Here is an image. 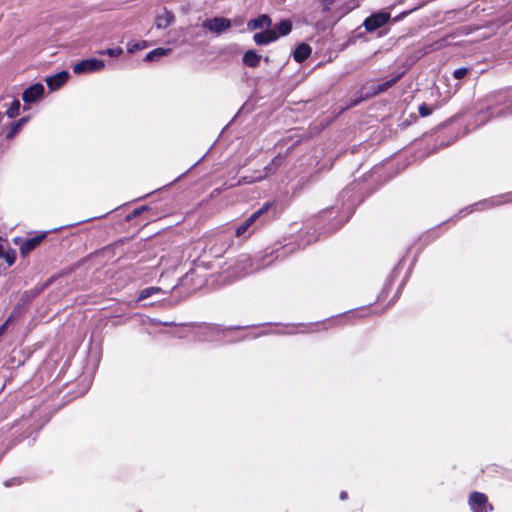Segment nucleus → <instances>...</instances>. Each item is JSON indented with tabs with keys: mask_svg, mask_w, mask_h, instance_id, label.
Masks as SVG:
<instances>
[{
	"mask_svg": "<svg viewBox=\"0 0 512 512\" xmlns=\"http://www.w3.org/2000/svg\"><path fill=\"white\" fill-rule=\"evenodd\" d=\"M410 162L396 165L385 159L373 165L369 171L358 180L354 179L338 194L336 203L313 215L299 230L301 233L282 244L274 243L264 250L265 263L271 265L276 260L305 249L310 244L319 241L341 229L354 215L356 209L371 195L380 190L385 184L401 173Z\"/></svg>",
	"mask_w": 512,
	"mask_h": 512,
	"instance_id": "obj_1",
	"label": "nucleus"
},
{
	"mask_svg": "<svg viewBox=\"0 0 512 512\" xmlns=\"http://www.w3.org/2000/svg\"><path fill=\"white\" fill-rule=\"evenodd\" d=\"M507 115H512V86L489 92L473 106L460 109L433 129L424 132L419 139L414 140L419 150L415 158L423 160L484 126L491 119Z\"/></svg>",
	"mask_w": 512,
	"mask_h": 512,
	"instance_id": "obj_2",
	"label": "nucleus"
},
{
	"mask_svg": "<svg viewBox=\"0 0 512 512\" xmlns=\"http://www.w3.org/2000/svg\"><path fill=\"white\" fill-rule=\"evenodd\" d=\"M241 81L252 88L247 100L240 106L229 124L241 123L244 117L253 112L260 100L271 97L279 89L280 95L294 90L318 66H312L308 71L298 66L295 71H286L288 66H279L274 72H266L264 66H240Z\"/></svg>",
	"mask_w": 512,
	"mask_h": 512,
	"instance_id": "obj_3",
	"label": "nucleus"
},
{
	"mask_svg": "<svg viewBox=\"0 0 512 512\" xmlns=\"http://www.w3.org/2000/svg\"><path fill=\"white\" fill-rule=\"evenodd\" d=\"M150 323L161 324L166 326L175 325L177 327L173 335L179 339L185 338L188 333H195L205 336V339L211 337L213 340L214 335H222L227 337L229 335H235V337L227 340L228 344H234L247 339H257L261 336L272 333L268 329H263L259 332L251 331L252 328L259 327L261 324L252 325H229L225 326L217 323L210 322H182L176 324L173 321H161L157 318H149Z\"/></svg>",
	"mask_w": 512,
	"mask_h": 512,
	"instance_id": "obj_4",
	"label": "nucleus"
},
{
	"mask_svg": "<svg viewBox=\"0 0 512 512\" xmlns=\"http://www.w3.org/2000/svg\"><path fill=\"white\" fill-rule=\"evenodd\" d=\"M126 205H128V203L122 204L101 215L89 217L69 224H64L48 230H32L27 232L25 236H15L12 239V243L15 246H18L20 256L23 260H25L28 259L31 252L34 251L44 240H49L52 245H62L63 241L66 240L69 236L77 235L79 233V231H77L69 232L68 234L63 235L62 233L64 230L71 229L82 223H87L96 219L105 218L108 214L117 212Z\"/></svg>",
	"mask_w": 512,
	"mask_h": 512,
	"instance_id": "obj_5",
	"label": "nucleus"
},
{
	"mask_svg": "<svg viewBox=\"0 0 512 512\" xmlns=\"http://www.w3.org/2000/svg\"><path fill=\"white\" fill-rule=\"evenodd\" d=\"M285 208L286 205L281 200L274 198L264 201L256 210L237 224L235 234L243 238L252 235L261 227L279 219Z\"/></svg>",
	"mask_w": 512,
	"mask_h": 512,
	"instance_id": "obj_6",
	"label": "nucleus"
},
{
	"mask_svg": "<svg viewBox=\"0 0 512 512\" xmlns=\"http://www.w3.org/2000/svg\"><path fill=\"white\" fill-rule=\"evenodd\" d=\"M414 244L415 243H411L406 248L404 254L399 258L397 263L393 266V268L391 269L390 273L386 277V280L384 282V285H383L380 293L377 295L376 300L374 302H370L367 305H363V306H360V307L349 309L347 311H343L341 313H338L336 315H332V316H330V317H328L326 319H323L321 321H317L315 323H311L310 325H322L323 329H327L328 327L339 325L341 318H348L351 315L355 317V316L358 315V311L359 310L369 308L375 302H382V301L386 300L387 297L389 296V294H390V292H391V290H392L396 280L398 279L400 273L402 272V270H403V268H404V266H405V264H406V262H407V260L409 258V255H410V253L412 251V248H413Z\"/></svg>",
	"mask_w": 512,
	"mask_h": 512,
	"instance_id": "obj_7",
	"label": "nucleus"
},
{
	"mask_svg": "<svg viewBox=\"0 0 512 512\" xmlns=\"http://www.w3.org/2000/svg\"><path fill=\"white\" fill-rule=\"evenodd\" d=\"M494 67L495 66H488L487 68L475 71L473 69L474 66H458L453 70L451 76L444 74L438 76L437 79H432L431 95L436 93L441 97V90L444 89L445 95L443 96V102H448L451 96L467 81L475 84L474 82L477 81L481 75L488 73L490 68Z\"/></svg>",
	"mask_w": 512,
	"mask_h": 512,
	"instance_id": "obj_8",
	"label": "nucleus"
},
{
	"mask_svg": "<svg viewBox=\"0 0 512 512\" xmlns=\"http://www.w3.org/2000/svg\"><path fill=\"white\" fill-rule=\"evenodd\" d=\"M43 424L39 425L30 416L22 415L19 419L10 424L8 430L7 449H12L24 440L29 441V445L36 441Z\"/></svg>",
	"mask_w": 512,
	"mask_h": 512,
	"instance_id": "obj_9",
	"label": "nucleus"
},
{
	"mask_svg": "<svg viewBox=\"0 0 512 512\" xmlns=\"http://www.w3.org/2000/svg\"><path fill=\"white\" fill-rule=\"evenodd\" d=\"M508 203H512V191L491 196L489 198H484L477 202L469 204L459 209L456 214L452 215L451 217L443 221L442 224H455L458 220L470 215L475 211H483L485 209L494 208Z\"/></svg>",
	"mask_w": 512,
	"mask_h": 512,
	"instance_id": "obj_10",
	"label": "nucleus"
},
{
	"mask_svg": "<svg viewBox=\"0 0 512 512\" xmlns=\"http://www.w3.org/2000/svg\"><path fill=\"white\" fill-rule=\"evenodd\" d=\"M403 73L404 71H401L391 77H380L362 83L355 94V104L370 100L382 92L387 91L397 82Z\"/></svg>",
	"mask_w": 512,
	"mask_h": 512,
	"instance_id": "obj_11",
	"label": "nucleus"
},
{
	"mask_svg": "<svg viewBox=\"0 0 512 512\" xmlns=\"http://www.w3.org/2000/svg\"><path fill=\"white\" fill-rule=\"evenodd\" d=\"M92 337L89 341V346L87 350V358H86V364L85 369L88 371V376H86L82 383L80 384V388L78 391L77 396H82L88 392V390L91 388L94 376L96 372L98 371L102 355H103V348H102V341L95 344V346H92Z\"/></svg>",
	"mask_w": 512,
	"mask_h": 512,
	"instance_id": "obj_12",
	"label": "nucleus"
},
{
	"mask_svg": "<svg viewBox=\"0 0 512 512\" xmlns=\"http://www.w3.org/2000/svg\"><path fill=\"white\" fill-rule=\"evenodd\" d=\"M292 30V22L290 20H282L268 30L255 33L253 40L257 45H267L277 41L281 36L288 35Z\"/></svg>",
	"mask_w": 512,
	"mask_h": 512,
	"instance_id": "obj_13",
	"label": "nucleus"
},
{
	"mask_svg": "<svg viewBox=\"0 0 512 512\" xmlns=\"http://www.w3.org/2000/svg\"><path fill=\"white\" fill-rule=\"evenodd\" d=\"M468 505L472 512H492L494 505L489 501L486 493L472 490L468 494Z\"/></svg>",
	"mask_w": 512,
	"mask_h": 512,
	"instance_id": "obj_14",
	"label": "nucleus"
},
{
	"mask_svg": "<svg viewBox=\"0 0 512 512\" xmlns=\"http://www.w3.org/2000/svg\"><path fill=\"white\" fill-rule=\"evenodd\" d=\"M72 77L69 69L62 66L61 69H57L55 72L45 76V83L50 93L57 92L60 90Z\"/></svg>",
	"mask_w": 512,
	"mask_h": 512,
	"instance_id": "obj_15",
	"label": "nucleus"
},
{
	"mask_svg": "<svg viewBox=\"0 0 512 512\" xmlns=\"http://www.w3.org/2000/svg\"><path fill=\"white\" fill-rule=\"evenodd\" d=\"M44 293V289L37 283L31 289L25 290L21 293L19 299L14 305L13 312H26L32 305L33 301Z\"/></svg>",
	"mask_w": 512,
	"mask_h": 512,
	"instance_id": "obj_16",
	"label": "nucleus"
},
{
	"mask_svg": "<svg viewBox=\"0 0 512 512\" xmlns=\"http://www.w3.org/2000/svg\"><path fill=\"white\" fill-rule=\"evenodd\" d=\"M45 97V87L41 81H33L22 91V101L25 104H35Z\"/></svg>",
	"mask_w": 512,
	"mask_h": 512,
	"instance_id": "obj_17",
	"label": "nucleus"
},
{
	"mask_svg": "<svg viewBox=\"0 0 512 512\" xmlns=\"http://www.w3.org/2000/svg\"><path fill=\"white\" fill-rule=\"evenodd\" d=\"M116 255V249L112 246L111 243H108L98 249H95L94 251L90 252L87 256V260H94L99 259L98 262L99 265L108 262L114 258Z\"/></svg>",
	"mask_w": 512,
	"mask_h": 512,
	"instance_id": "obj_18",
	"label": "nucleus"
},
{
	"mask_svg": "<svg viewBox=\"0 0 512 512\" xmlns=\"http://www.w3.org/2000/svg\"><path fill=\"white\" fill-rule=\"evenodd\" d=\"M203 27L214 34H221L231 27V20L224 17H215L207 19L203 23Z\"/></svg>",
	"mask_w": 512,
	"mask_h": 512,
	"instance_id": "obj_19",
	"label": "nucleus"
},
{
	"mask_svg": "<svg viewBox=\"0 0 512 512\" xmlns=\"http://www.w3.org/2000/svg\"><path fill=\"white\" fill-rule=\"evenodd\" d=\"M390 19V14L387 12H378L366 18L363 25L368 32L375 31L384 26Z\"/></svg>",
	"mask_w": 512,
	"mask_h": 512,
	"instance_id": "obj_20",
	"label": "nucleus"
},
{
	"mask_svg": "<svg viewBox=\"0 0 512 512\" xmlns=\"http://www.w3.org/2000/svg\"><path fill=\"white\" fill-rule=\"evenodd\" d=\"M33 118V114H26L21 116L7 124V130L4 132L7 134V138L14 139Z\"/></svg>",
	"mask_w": 512,
	"mask_h": 512,
	"instance_id": "obj_21",
	"label": "nucleus"
},
{
	"mask_svg": "<svg viewBox=\"0 0 512 512\" xmlns=\"http://www.w3.org/2000/svg\"><path fill=\"white\" fill-rule=\"evenodd\" d=\"M3 96L5 97V101H3V103L1 102V107L5 109L4 114L7 118L14 119L20 114L21 103L12 95L6 94Z\"/></svg>",
	"mask_w": 512,
	"mask_h": 512,
	"instance_id": "obj_22",
	"label": "nucleus"
},
{
	"mask_svg": "<svg viewBox=\"0 0 512 512\" xmlns=\"http://www.w3.org/2000/svg\"><path fill=\"white\" fill-rule=\"evenodd\" d=\"M167 293L168 292L160 286H147V287L140 289L137 292L136 297L134 298V302L140 303L152 296L167 295Z\"/></svg>",
	"mask_w": 512,
	"mask_h": 512,
	"instance_id": "obj_23",
	"label": "nucleus"
},
{
	"mask_svg": "<svg viewBox=\"0 0 512 512\" xmlns=\"http://www.w3.org/2000/svg\"><path fill=\"white\" fill-rule=\"evenodd\" d=\"M29 357L30 353H28L23 359L17 358L15 352H13V354L5 358L1 366V370H7L12 373L13 371H16L19 367L23 366L25 362L29 359Z\"/></svg>",
	"mask_w": 512,
	"mask_h": 512,
	"instance_id": "obj_24",
	"label": "nucleus"
},
{
	"mask_svg": "<svg viewBox=\"0 0 512 512\" xmlns=\"http://www.w3.org/2000/svg\"><path fill=\"white\" fill-rule=\"evenodd\" d=\"M444 224L439 223L435 225L434 227L427 229L423 234H421L417 241L419 243H423V246H428L429 244L433 243L435 240H437L441 236L440 227Z\"/></svg>",
	"mask_w": 512,
	"mask_h": 512,
	"instance_id": "obj_25",
	"label": "nucleus"
},
{
	"mask_svg": "<svg viewBox=\"0 0 512 512\" xmlns=\"http://www.w3.org/2000/svg\"><path fill=\"white\" fill-rule=\"evenodd\" d=\"M271 24H272L271 18L266 14H262V15L258 16L257 18L249 20L247 23V29L249 31H255L258 29L268 30V29H270Z\"/></svg>",
	"mask_w": 512,
	"mask_h": 512,
	"instance_id": "obj_26",
	"label": "nucleus"
},
{
	"mask_svg": "<svg viewBox=\"0 0 512 512\" xmlns=\"http://www.w3.org/2000/svg\"><path fill=\"white\" fill-rule=\"evenodd\" d=\"M175 287H173L172 289V294H170L169 296L167 297H163L161 299H158L156 301H152V302H149V303H143L141 306L142 307H148V306H153V305H156V304H159V305H162V306H165V307H172L176 304H178L184 297H177L175 295Z\"/></svg>",
	"mask_w": 512,
	"mask_h": 512,
	"instance_id": "obj_27",
	"label": "nucleus"
},
{
	"mask_svg": "<svg viewBox=\"0 0 512 512\" xmlns=\"http://www.w3.org/2000/svg\"><path fill=\"white\" fill-rule=\"evenodd\" d=\"M438 103L434 106L432 104H429V103H426V102H422L421 104L418 105V118L419 117H422V118H425V117H428L430 116L434 110L438 109L439 107H441L443 104H445L446 102H443V97L437 101Z\"/></svg>",
	"mask_w": 512,
	"mask_h": 512,
	"instance_id": "obj_28",
	"label": "nucleus"
},
{
	"mask_svg": "<svg viewBox=\"0 0 512 512\" xmlns=\"http://www.w3.org/2000/svg\"><path fill=\"white\" fill-rule=\"evenodd\" d=\"M173 19L174 15L170 11L163 9L157 15L155 25L158 29H165L172 23Z\"/></svg>",
	"mask_w": 512,
	"mask_h": 512,
	"instance_id": "obj_29",
	"label": "nucleus"
},
{
	"mask_svg": "<svg viewBox=\"0 0 512 512\" xmlns=\"http://www.w3.org/2000/svg\"><path fill=\"white\" fill-rule=\"evenodd\" d=\"M206 154H207V152L201 158H199L195 163H193L185 172L181 173L170 183H167V184L163 185L162 187H159V188L155 189L154 191L147 193L144 196L139 197L138 199L146 198V197L150 196L151 194L160 193V192L166 190L168 187L172 186L174 182L179 180L181 177L186 175L193 167H195L206 156Z\"/></svg>",
	"mask_w": 512,
	"mask_h": 512,
	"instance_id": "obj_30",
	"label": "nucleus"
},
{
	"mask_svg": "<svg viewBox=\"0 0 512 512\" xmlns=\"http://www.w3.org/2000/svg\"><path fill=\"white\" fill-rule=\"evenodd\" d=\"M74 75H90L102 71L106 66H71Z\"/></svg>",
	"mask_w": 512,
	"mask_h": 512,
	"instance_id": "obj_31",
	"label": "nucleus"
},
{
	"mask_svg": "<svg viewBox=\"0 0 512 512\" xmlns=\"http://www.w3.org/2000/svg\"><path fill=\"white\" fill-rule=\"evenodd\" d=\"M408 281L406 280H403L401 279L394 295L392 296V298L386 303V305L382 308L381 310V313L384 312L385 310H387L388 308H391L393 307L396 302L399 300V298L401 297L402 293H403V290L405 288V286L407 285Z\"/></svg>",
	"mask_w": 512,
	"mask_h": 512,
	"instance_id": "obj_32",
	"label": "nucleus"
},
{
	"mask_svg": "<svg viewBox=\"0 0 512 512\" xmlns=\"http://www.w3.org/2000/svg\"><path fill=\"white\" fill-rule=\"evenodd\" d=\"M170 49L168 48H157L153 51L149 52L146 57L145 61L147 62H159L162 60V58L170 53Z\"/></svg>",
	"mask_w": 512,
	"mask_h": 512,
	"instance_id": "obj_33",
	"label": "nucleus"
},
{
	"mask_svg": "<svg viewBox=\"0 0 512 512\" xmlns=\"http://www.w3.org/2000/svg\"><path fill=\"white\" fill-rule=\"evenodd\" d=\"M310 53V46L302 43L294 51V60L296 62H303L309 57Z\"/></svg>",
	"mask_w": 512,
	"mask_h": 512,
	"instance_id": "obj_34",
	"label": "nucleus"
},
{
	"mask_svg": "<svg viewBox=\"0 0 512 512\" xmlns=\"http://www.w3.org/2000/svg\"><path fill=\"white\" fill-rule=\"evenodd\" d=\"M79 267H80V262L78 261L71 265H68L66 267L59 269L57 272H58V276H59L60 280L70 277Z\"/></svg>",
	"mask_w": 512,
	"mask_h": 512,
	"instance_id": "obj_35",
	"label": "nucleus"
},
{
	"mask_svg": "<svg viewBox=\"0 0 512 512\" xmlns=\"http://www.w3.org/2000/svg\"><path fill=\"white\" fill-rule=\"evenodd\" d=\"M151 207L148 204H144L138 207H135L130 212H128L124 216L125 221H131L132 219L136 218L137 216L141 215L144 211L150 210Z\"/></svg>",
	"mask_w": 512,
	"mask_h": 512,
	"instance_id": "obj_36",
	"label": "nucleus"
},
{
	"mask_svg": "<svg viewBox=\"0 0 512 512\" xmlns=\"http://www.w3.org/2000/svg\"><path fill=\"white\" fill-rule=\"evenodd\" d=\"M350 73V71L342 72L337 79L332 78L331 82L328 85V90L336 91L342 90L341 82L346 78V76Z\"/></svg>",
	"mask_w": 512,
	"mask_h": 512,
	"instance_id": "obj_37",
	"label": "nucleus"
},
{
	"mask_svg": "<svg viewBox=\"0 0 512 512\" xmlns=\"http://www.w3.org/2000/svg\"><path fill=\"white\" fill-rule=\"evenodd\" d=\"M418 121V115L416 113H410L408 117L401 119L400 123L398 124V127L401 130H405L408 127H410L412 124L416 123Z\"/></svg>",
	"mask_w": 512,
	"mask_h": 512,
	"instance_id": "obj_38",
	"label": "nucleus"
},
{
	"mask_svg": "<svg viewBox=\"0 0 512 512\" xmlns=\"http://www.w3.org/2000/svg\"><path fill=\"white\" fill-rule=\"evenodd\" d=\"M4 136H0V159L3 157V155L9 150L12 138H7V134L3 133Z\"/></svg>",
	"mask_w": 512,
	"mask_h": 512,
	"instance_id": "obj_39",
	"label": "nucleus"
},
{
	"mask_svg": "<svg viewBox=\"0 0 512 512\" xmlns=\"http://www.w3.org/2000/svg\"><path fill=\"white\" fill-rule=\"evenodd\" d=\"M59 280L60 278L58 276V272L56 271L55 273L51 274L45 281L39 282V284L45 291Z\"/></svg>",
	"mask_w": 512,
	"mask_h": 512,
	"instance_id": "obj_40",
	"label": "nucleus"
},
{
	"mask_svg": "<svg viewBox=\"0 0 512 512\" xmlns=\"http://www.w3.org/2000/svg\"><path fill=\"white\" fill-rule=\"evenodd\" d=\"M147 42L141 41V42H129L127 44V51L129 53H134L137 50L145 49L147 48Z\"/></svg>",
	"mask_w": 512,
	"mask_h": 512,
	"instance_id": "obj_41",
	"label": "nucleus"
},
{
	"mask_svg": "<svg viewBox=\"0 0 512 512\" xmlns=\"http://www.w3.org/2000/svg\"><path fill=\"white\" fill-rule=\"evenodd\" d=\"M417 262H418L417 261V256H413L411 261H410V263H409V265H408V268L405 271V274H404V276L402 278L403 280H406V281L409 282Z\"/></svg>",
	"mask_w": 512,
	"mask_h": 512,
	"instance_id": "obj_42",
	"label": "nucleus"
},
{
	"mask_svg": "<svg viewBox=\"0 0 512 512\" xmlns=\"http://www.w3.org/2000/svg\"><path fill=\"white\" fill-rule=\"evenodd\" d=\"M23 482H24V479L22 477L15 476V477H11V478H8V479L4 480L3 485L6 488H11V487H14V486H19Z\"/></svg>",
	"mask_w": 512,
	"mask_h": 512,
	"instance_id": "obj_43",
	"label": "nucleus"
},
{
	"mask_svg": "<svg viewBox=\"0 0 512 512\" xmlns=\"http://www.w3.org/2000/svg\"><path fill=\"white\" fill-rule=\"evenodd\" d=\"M123 53V49L121 47H113L110 49L102 50L99 52L101 55H108L112 58L118 57Z\"/></svg>",
	"mask_w": 512,
	"mask_h": 512,
	"instance_id": "obj_44",
	"label": "nucleus"
},
{
	"mask_svg": "<svg viewBox=\"0 0 512 512\" xmlns=\"http://www.w3.org/2000/svg\"><path fill=\"white\" fill-rule=\"evenodd\" d=\"M243 61L245 64H255L260 61V57L256 53L248 51L243 56Z\"/></svg>",
	"mask_w": 512,
	"mask_h": 512,
	"instance_id": "obj_45",
	"label": "nucleus"
},
{
	"mask_svg": "<svg viewBox=\"0 0 512 512\" xmlns=\"http://www.w3.org/2000/svg\"><path fill=\"white\" fill-rule=\"evenodd\" d=\"M130 240L129 237H121V238H118L117 240L111 242L112 246L114 247V249H118L120 247H122L123 245H125L126 243H128Z\"/></svg>",
	"mask_w": 512,
	"mask_h": 512,
	"instance_id": "obj_46",
	"label": "nucleus"
},
{
	"mask_svg": "<svg viewBox=\"0 0 512 512\" xmlns=\"http://www.w3.org/2000/svg\"><path fill=\"white\" fill-rule=\"evenodd\" d=\"M193 273V269H190L187 273H185L183 276H181L178 281H177V284L175 285V287L177 286H184L186 285L190 275Z\"/></svg>",
	"mask_w": 512,
	"mask_h": 512,
	"instance_id": "obj_47",
	"label": "nucleus"
},
{
	"mask_svg": "<svg viewBox=\"0 0 512 512\" xmlns=\"http://www.w3.org/2000/svg\"><path fill=\"white\" fill-rule=\"evenodd\" d=\"M281 160L278 158V157H274L271 162L265 167V170H266V173L270 172L273 168V166H276L278 165V163H280Z\"/></svg>",
	"mask_w": 512,
	"mask_h": 512,
	"instance_id": "obj_48",
	"label": "nucleus"
},
{
	"mask_svg": "<svg viewBox=\"0 0 512 512\" xmlns=\"http://www.w3.org/2000/svg\"><path fill=\"white\" fill-rule=\"evenodd\" d=\"M79 64H91V65H94V64H102V62L100 60H97V59H89V60H83Z\"/></svg>",
	"mask_w": 512,
	"mask_h": 512,
	"instance_id": "obj_49",
	"label": "nucleus"
},
{
	"mask_svg": "<svg viewBox=\"0 0 512 512\" xmlns=\"http://www.w3.org/2000/svg\"><path fill=\"white\" fill-rule=\"evenodd\" d=\"M333 3H334V0H323L322 1L323 9L325 11H328L330 9V5H332Z\"/></svg>",
	"mask_w": 512,
	"mask_h": 512,
	"instance_id": "obj_50",
	"label": "nucleus"
},
{
	"mask_svg": "<svg viewBox=\"0 0 512 512\" xmlns=\"http://www.w3.org/2000/svg\"><path fill=\"white\" fill-rule=\"evenodd\" d=\"M221 282H222V285H229L233 281L230 279L229 275H223V276H221Z\"/></svg>",
	"mask_w": 512,
	"mask_h": 512,
	"instance_id": "obj_51",
	"label": "nucleus"
},
{
	"mask_svg": "<svg viewBox=\"0 0 512 512\" xmlns=\"http://www.w3.org/2000/svg\"><path fill=\"white\" fill-rule=\"evenodd\" d=\"M425 248H426V246H423V243H419V247L417 248L415 254L413 255V256H417V261L419 260V256Z\"/></svg>",
	"mask_w": 512,
	"mask_h": 512,
	"instance_id": "obj_52",
	"label": "nucleus"
},
{
	"mask_svg": "<svg viewBox=\"0 0 512 512\" xmlns=\"http://www.w3.org/2000/svg\"><path fill=\"white\" fill-rule=\"evenodd\" d=\"M348 498H349L348 492L346 490H341L339 493V499L341 501H346V500H348Z\"/></svg>",
	"mask_w": 512,
	"mask_h": 512,
	"instance_id": "obj_53",
	"label": "nucleus"
},
{
	"mask_svg": "<svg viewBox=\"0 0 512 512\" xmlns=\"http://www.w3.org/2000/svg\"><path fill=\"white\" fill-rule=\"evenodd\" d=\"M30 104H25L23 102V105H21V110H20V113L21 112H27L28 110H30L31 108L29 107Z\"/></svg>",
	"mask_w": 512,
	"mask_h": 512,
	"instance_id": "obj_54",
	"label": "nucleus"
},
{
	"mask_svg": "<svg viewBox=\"0 0 512 512\" xmlns=\"http://www.w3.org/2000/svg\"><path fill=\"white\" fill-rule=\"evenodd\" d=\"M7 438H8V435L3 440V442H5V449H4V451H2V453H0L1 458L3 457V454H5V452L9 450V449H7V440H6Z\"/></svg>",
	"mask_w": 512,
	"mask_h": 512,
	"instance_id": "obj_55",
	"label": "nucleus"
},
{
	"mask_svg": "<svg viewBox=\"0 0 512 512\" xmlns=\"http://www.w3.org/2000/svg\"><path fill=\"white\" fill-rule=\"evenodd\" d=\"M276 333H278V331ZM296 333H298V331H296V330L279 332V334H296Z\"/></svg>",
	"mask_w": 512,
	"mask_h": 512,
	"instance_id": "obj_56",
	"label": "nucleus"
},
{
	"mask_svg": "<svg viewBox=\"0 0 512 512\" xmlns=\"http://www.w3.org/2000/svg\"><path fill=\"white\" fill-rule=\"evenodd\" d=\"M5 273H6V267H4V265L0 263V275L5 274Z\"/></svg>",
	"mask_w": 512,
	"mask_h": 512,
	"instance_id": "obj_57",
	"label": "nucleus"
},
{
	"mask_svg": "<svg viewBox=\"0 0 512 512\" xmlns=\"http://www.w3.org/2000/svg\"><path fill=\"white\" fill-rule=\"evenodd\" d=\"M361 165H362L361 163L358 164L357 168L352 172V175H354L356 172L359 171Z\"/></svg>",
	"mask_w": 512,
	"mask_h": 512,
	"instance_id": "obj_58",
	"label": "nucleus"
},
{
	"mask_svg": "<svg viewBox=\"0 0 512 512\" xmlns=\"http://www.w3.org/2000/svg\"><path fill=\"white\" fill-rule=\"evenodd\" d=\"M246 177H242L241 180L239 182L243 183V184H246V183H250V181H246L245 180Z\"/></svg>",
	"mask_w": 512,
	"mask_h": 512,
	"instance_id": "obj_59",
	"label": "nucleus"
},
{
	"mask_svg": "<svg viewBox=\"0 0 512 512\" xmlns=\"http://www.w3.org/2000/svg\"><path fill=\"white\" fill-rule=\"evenodd\" d=\"M358 6V2H354L353 6L351 7V9L355 8Z\"/></svg>",
	"mask_w": 512,
	"mask_h": 512,
	"instance_id": "obj_60",
	"label": "nucleus"
},
{
	"mask_svg": "<svg viewBox=\"0 0 512 512\" xmlns=\"http://www.w3.org/2000/svg\"><path fill=\"white\" fill-rule=\"evenodd\" d=\"M10 424L7 425V426H2V429H5V427H7V429L9 428Z\"/></svg>",
	"mask_w": 512,
	"mask_h": 512,
	"instance_id": "obj_61",
	"label": "nucleus"
}]
</instances>
